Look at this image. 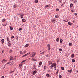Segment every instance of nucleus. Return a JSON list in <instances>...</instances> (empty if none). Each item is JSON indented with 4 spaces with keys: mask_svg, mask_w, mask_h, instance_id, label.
I'll use <instances>...</instances> for the list:
<instances>
[{
    "mask_svg": "<svg viewBox=\"0 0 78 78\" xmlns=\"http://www.w3.org/2000/svg\"><path fill=\"white\" fill-rule=\"evenodd\" d=\"M4 27H5V25H3Z\"/></svg>",
    "mask_w": 78,
    "mask_h": 78,
    "instance_id": "nucleus-59",
    "label": "nucleus"
},
{
    "mask_svg": "<svg viewBox=\"0 0 78 78\" xmlns=\"http://www.w3.org/2000/svg\"><path fill=\"white\" fill-rule=\"evenodd\" d=\"M12 72H13V71H11L10 72V73H12Z\"/></svg>",
    "mask_w": 78,
    "mask_h": 78,
    "instance_id": "nucleus-54",
    "label": "nucleus"
},
{
    "mask_svg": "<svg viewBox=\"0 0 78 78\" xmlns=\"http://www.w3.org/2000/svg\"><path fill=\"white\" fill-rule=\"evenodd\" d=\"M73 2L74 3H76L77 2L76 0H73Z\"/></svg>",
    "mask_w": 78,
    "mask_h": 78,
    "instance_id": "nucleus-15",
    "label": "nucleus"
},
{
    "mask_svg": "<svg viewBox=\"0 0 78 78\" xmlns=\"http://www.w3.org/2000/svg\"><path fill=\"white\" fill-rule=\"evenodd\" d=\"M49 6H50V5H48L45 6V8H47V7H49Z\"/></svg>",
    "mask_w": 78,
    "mask_h": 78,
    "instance_id": "nucleus-32",
    "label": "nucleus"
},
{
    "mask_svg": "<svg viewBox=\"0 0 78 78\" xmlns=\"http://www.w3.org/2000/svg\"><path fill=\"white\" fill-rule=\"evenodd\" d=\"M5 20H6V19H3L2 20V22H5Z\"/></svg>",
    "mask_w": 78,
    "mask_h": 78,
    "instance_id": "nucleus-24",
    "label": "nucleus"
},
{
    "mask_svg": "<svg viewBox=\"0 0 78 78\" xmlns=\"http://www.w3.org/2000/svg\"><path fill=\"white\" fill-rule=\"evenodd\" d=\"M14 36H12L11 37V39H14Z\"/></svg>",
    "mask_w": 78,
    "mask_h": 78,
    "instance_id": "nucleus-46",
    "label": "nucleus"
},
{
    "mask_svg": "<svg viewBox=\"0 0 78 78\" xmlns=\"http://www.w3.org/2000/svg\"><path fill=\"white\" fill-rule=\"evenodd\" d=\"M17 5H13V8H17Z\"/></svg>",
    "mask_w": 78,
    "mask_h": 78,
    "instance_id": "nucleus-25",
    "label": "nucleus"
},
{
    "mask_svg": "<svg viewBox=\"0 0 78 78\" xmlns=\"http://www.w3.org/2000/svg\"><path fill=\"white\" fill-rule=\"evenodd\" d=\"M72 12H73V10H71Z\"/></svg>",
    "mask_w": 78,
    "mask_h": 78,
    "instance_id": "nucleus-55",
    "label": "nucleus"
},
{
    "mask_svg": "<svg viewBox=\"0 0 78 78\" xmlns=\"http://www.w3.org/2000/svg\"><path fill=\"white\" fill-rule=\"evenodd\" d=\"M25 61H26V60H23V61L21 62V63H23V62H25Z\"/></svg>",
    "mask_w": 78,
    "mask_h": 78,
    "instance_id": "nucleus-38",
    "label": "nucleus"
},
{
    "mask_svg": "<svg viewBox=\"0 0 78 78\" xmlns=\"http://www.w3.org/2000/svg\"><path fill=\"white\" fill-rule=\"evenodd\" d=\"M67 71L68 72H69V73H72V69H71L70 71V70H68Z\"/></svg>",
    "mask_w": 78,
    "mask_h": 78,
    "instance_id": "nucleus-11",
    "label": "nucleus"
},
{
    "mask_svg": "<svg viewBox=\"0 0 78 78\" xmlns=\"http://www.w3.org/2000/svg\"><path fill=\"white\" fill-rule=\"evenodd\" d=\"M59 2H60V3H61V1H59Z\"/></svg>",
    "mask_w": 78,
    "mask_h": 78,
    "instance_id": "nucleus-57",
    "label": "nucleus"
},
{
    "mask_svg": "<svg viewBox=\"0 0 78 78\" xmlns=\"http://www.w3.org/2000/svg\"><path fill=\"white\" fill-rule=\"evenodd\" d=\"M62 77V76L61 75H60L59 76V78H61Z\"/></svg>",
    "mask_w": 78,
    "mask_h": 78,
    "instance_id": "nucleus-49",
    "label": "nucleus"
},
{
    "mask_svg": "<svg viewBox=\"0 0 78 78\" xmlns=\"http://www.w3.org/2000/svg\"><path fill=\"white\" fill-rule=\"evenodd\" d=\"M32 61H37V60L36 59L34 58H32Z\"/></svg>",
    "mask_w": 78,
    "mask_h": 78,
    "instance_id": "nucleus-27",
    "label": "nucleus"
},
{
    "mask_svg": "<svg viewBox=\"0 0 78 78\" xmlns=\"http://www.w3.org/2000/svg\"><path fill=\"white\" fill-rule=\"evenodd\" d=\"M55 18H59V15H56L55 16Z\"/></svg>",
    "mask_w": 78,
    "mask_h": 78,
    "instance_id": "nucleus-17",
    "label": "nucleus"
},
{
    "mask_svg": "<svg viewBox=\"0 0 78 78\" xmlns=\"http://www.w3.org/2000/svg\"><path fill=\"white\" fill-rule=\"evenodd\" d=\"M20 54H21V55H22L23 54V52H22V51H20Z\"/></svg>",
    "mask_w": 78,
    "mask_h": 78,
    "instance_id": "nucleus-39",
    "label": "nucleus"
},
{
    "mask_svg": "<svg viewBox=\"0 0 78 78\" xmlns=\"http://www.w3.org/2000/svg\"><path fill=\"white\" fill-rule=\"evenodd\" d=\"M47 46L48 47V50H50V48H50V44H49L47 45Z\"/></svg>",
    "mask_w": 78,
    "mask_h": 78,
    "instance_id": "nucleus-7",
    "label": "nucleus"
},
{
    "mask_svg": "<svg viewBox=\"0 0 78 78\" xmlns=\"http://www.w3.org/2000/svg\"><path fill=\"white\" fill-rule=\"evenodd\" d=\"M48 65H49V66H51L52 64V62L51 61H49L48 62Z\"/></svg>",
    "mask_w": 78,
    "mask_h": 78,
    "instance_id": "nucleus-5",
    "label": "nucleus"
},
{
    "mask_svg": "<svg viewBox=\"0 0 78 78\" xmlns=\"http://www.w3.org/2000/svg\"><path fill=\"white\" fill-rule=\"evenodd\" d=\"M8 43V44L9 47H10V45H11V43H10V42Z\"/></svg>",
    "mask_w": 78,
    "mask_h": 78,
    "instance_id": "nucleus-31",
    "label": "nucleus"
},
{
    "mask_svg": "<svg viewBox=\"0 0 78 78\" xmlns=\"http://www.w3.org/2000/svg\"><path fill=\"white\" fill-rule=\"evenodd\" d=\"M65 22H66V21L65 20Z\"/></svg>",
    "mask_w": 78,
    "mask_h": 78,
    "instance_id": "nucleus-60",
    "label": "nucleus"
},
{
    "mask_svg": "<svg viewBox=\"0 0 78 78\" xmlns=\"http://www.w3.org/2000/svg\"><path fill=\"white\" fill-rule=\"evenodd\" d=\"M56 19H55V18H54L52 20V21L54 22V23H55V21H56Z\"/></svg>",
    "mask_w": 78,
    "mask_h": 78,
    "instance_id": "nucleus-16",
    "label": "nucleus"
},
{
    "mask_svg": "<svg viewBox=\"0 0 78 78\" xmlns=\"http://www.w3.org/2000/svg\"><path fill=\"white\" fill-rule=\"evenodd\" d=\"M69 46H72V44L71 43H69Z\"/></svg>",
    "mask_w": 78,
    "mask_h": 78,
    "instance_id": "nucleus-37",
    "label": "nucleus"
},
{
    "mask_svg": "<svg viewBox=\"0 0 78 78\" xmlns=\"http://www.w3.org/2000/svg\"><path fill=\"white\" fill-rule=\"evenodd\" d=\"M61 69L62 70H64V68L63 67H61Z\"/></svg>",
    "mask_w": 78,
    "mask_h": 78,
    "instance_id": "nucleus-34",
    "label": "nucleus"
},
{
    "mask_svg": "<svg viewBox=\"0 0 78 78\" xmlns=\"http://www.w3.org/2000/svg\"><path fill=\"white\" fill-rule=\"evenodd\" d=\"M74 14H75V16H77V14H76V13H74Z\"/></svg>",
    "mask_w": 78,
    "mask_h": 78,
    "instance_id": "nucleus-52",
    "label": "nucleus"
},
{
    "mask_svg": "<svg viewBox=\"0 0 78 78\" xmlns=\"http://www.w3.org/2000/svg\"><path fill=\"white\" fill-rule=\"evenodd\" d=\"M56 41L57 42H58V41H59V38H57L56 39Z\"/></svg>",
    "mask_w": 78,
    "mask_h": 78,
    "instance_id": "nucleus-20",
    "label": "nucleus"
},
{
    "mask_svg": "<svg viewBox=\"0 0 78 78\" xmlns=\"http://www.w3.org/2000/svg\"><path fill=\"white\" fill-rule=\"evenodd\" d=\"M42 62H40L39 63V65L40 66H41L42 64Z\"/></svg>",
    "mask_w": 78,
    "mask_h": 78,
    "instance_id": "nucleus-33",
    "label": "nucleus"
},
{
    "mask_svg": "<svg viewBox=\"0 0 78 78\" xmlns=\"http://www.w3.org/2000/svg\"><path fill=\"white\" fill-rule=\"evenodd\" d=\"M7 25V23H6L5 25V27H6V25Z\"/></svg>",
    "mask_w": 78,
    "mask_h": 78,
    "instance_id": "nucleus-53",
    "label": "nucleus"
},
{
    "mask_svg": "<svg viewBox=\"0 0 78 78\" xmlns=\"http://www.w3.org/2000/svg\"><path fill=\"white\" fill-rule=\"evenodd\" d=\"M6 62V60H5V59H3L2 61V63H5Z\"/></svg>",
    "mask_w": 78,
    "mask_h": 78,
    "instance_id": "nucleus-6",
    "label": "nucleus"
},
{
    "mask_svg": "<svg viewBox=\"0 0 78 78\" xmlns=\"http://www.w3.org/2000/svg\"><path fill=\"white\" fill-rule=\"evenodd\" d=\"M36 55V52H33L32 53V55H32L31 56V57L32 58H33V57H34V56Z\"/></svg>",
    "mask_w": 78,
    "mask_h": 78,
    "instance_id": "nucleus-2",
    "label": "nucleus"
},
{
    "mask_svg": "<svg viewBox=\"0 0 78 78\" xmlns=\"http://www.w3.org/2000/svg\"><path fill=\"white\" fill-rule=\"evenodd\" d=\"M68 25L70 26H71V25H73V23H71L70 22H68Z\"/></svg>",
    "mask_w": 78,
    "mask_h": 78,
    "instance_id": "nucleus-8",
    "label": "nucleus"
},
{
    "mask_svg": "<svg viewBox=\"0 0 78 78\" xmlns=\"http://www.w3.org/2000/svg\"><path fill=\"white\" fill-rule=\"evenodd\" d=\"M21 18H23V15H20V16Z\"/></svg>",
    "mask_w": 78,
    "mask_h": 78,
    "instance_id": "nucleus-23",
    "label": "nucleus"
},
{
    "mask_svg": "<svg viewBox=\"0 0 78 78\" xmlns=\"http://www.w3.org/2000/svg\"><path fill=\"white\" fill-rule=\"evenodd\" d=\"M30 52H29L27 54H26L24 55H23V56L22 57V58H23V57H25V56H28L29 55H30Z\"/></svg>",
    "mask_w": 78,
    "mask_h": 78,
    "instance_id": "nucleus-4",
    "label": "nucleus"
},
{
    "mask_svg": "<svg viewBox=\"0 0 78 78\" xmlns=\"http://www.w3.org/2000/svg\"><path fill=\"white\" fill-rule=\"evenodd\" d=\"M19 31H21L22 30V28H20L19 29Z\"/></svg>",
    "mask_w": 78,
    "mask_h": 78,
    "instance_id": "nucleus-47",
    "label": "nucleus"
},
{
    "mask_svg": "<svg viewBox=\"0 0 78 78\" xmlns=\"http://www.w3.org/2000/svg\"><path fill=\"white\" fill-rule=\"evenodd\" d=\"M56 11H59V9H56Z\"/></svg>",
    "mask_w": 78,
    "mask_h": 78,
    "instance_id": "nucleus-44",
    "label": "nucleus"
},
{
    "mask_svg": "<svg viewBox=\"0 0 78 78\" xmlns=\"http://www.w3.org/2000/svg\"><path fill=\"white\" fill-rule=\"evenodd\" d=\"M13 64H14V63H13V61H12L11 63V64L10 63V65H11V66H12V65H13Z\"/></svg>",
    "mask_w": 78,
    "mask_h": 78,
    "instance_id": "nucleus-28",
    "label": "nucleus"
},
{
    "mask_svg": "<svg viewBox=\"0 0 78 78\" xmlns=\"http://www.w3.org/2000/svg\"><path fill=\"white\" fill-rule=\"evenodd\" d=\"M35 3H38V0H35Z\"/></svg>",
    "mask_w": 78,
    "mask_h": 78,
    "instance_id": "nucleus-29",
    "label": "nucleus"
},
{
    "mask_svg": "<svg viewBox=\"0 0 78 78\" xmlns=\"http://www.w3.org/2000/svg\"><path fill=\"white\" fill-rule=\"evenodd\" d=\"M60 43H62V39H61L60 40Z\"/></svg>",
    "mask_w": 78,
    "mask_h": 78,
    "instance_id": "nucleus-40",
    "label": "nucleus"
},
{
    "mask_svg": "<svg viewBox=\"0 0 78 78\" xmlns=\"http://www.w3.org/2000/svg\"><path fill=\"white\" fill-rule=\"evenodd\" d=\"M23 65V63H21L19 65V67L20 68H21L22 66Z\"/></svg>",
    "mask_w": 78,
    "mask_h": 78,
    "instance_id": "nucleus-9",
    "label": "nucleus"
},
{
    "mask_svg": "<svg viewBox=\"0 0 78 78\" xmlns=\"http://www.w3.org/2000/svg\"><path fill=\"white\" fill-rule=\"evenodd\" d=\"M73 5V4H70V8H72V6Z\"/></svg>",
    "mask_w": 78,
    "mask_h": 78,
    "instance_id": "nucleus-22",
    "label": "nucleus"
},
{
    "mask_svg": "<svg viewBox=\"0 0 78 78\" xmlns=\"http://www.w3.org/2000/svg\"><path fill=\"white\" fill-rule=\"evenodd\" d=\"M12 51L11 50H10V51L9 52H10V53H12Z\"/></svg>",
    "mask_w": 78,
    "mask_h": 78,
    "instance_id": "nucleus-50",
    "label": "nucleus"
},
{
    "mask_svg": "<svg viewBox=\"0 0 78 78\" xmlns=\"http://www.w3.org/2000/svg\"><path fill=\"white\" fill-rule=\"evenodd\" d=\"M33 75H34L37 73V71H34L33 72Z\"/></svg>",
    "mask_w": 78,
    "mask_h": 78,
    "instance_id": "nucleus-10",
    "label": "nucleus"
},
{
    "mask_svg": "<svg viewBox=\"0 0 78 78\" xmlns=\"http://www.w3.org/2000/svg\"><path fill=\"white\" fill-rule=\"evenodd\" d=\"M56 66V64L55 63H52L51 66H50L49 67H50L51 68H52L53 67H55Z\"/></svg>",
    "mask_w": 78,
    "mask_h": 78,
    "instance_id": "nucleus-1",
    "label": "nucleus"
},
{
    "mask_svg": "<svg viewBox=\"0 0 78 78\" xmlns=\"http://www.w3.org/2000/svg\"><path fill=\"white\" fill-rule=\"evenodd\" d=\"M46 76L47 77H49L50 74H46Z\"/></svg>",
    "mask_w": 78,
    "mask_h": 78,
    "instance_id": "nucleus-19",
    "label": "nucleus"
},
{
    "mask_svg": "<svg viewBox=\"0 0 78 78\" xmlns=\"http://www.w3.org/2000/svg\"><path fill=\"white\" fill-rule=\"evenodd\" d=\"M45 53V51H43L42 52L41 54H44V53Z\"/></svg>",
    "mask_w": 78,
    "mask_h": 78,
    "instance_id": "nucleus-48",
    "label": "nucleus"
},
{
    "mask_svg": "<svg viewBox=\"0 0 78 78\" xmlns=\"http://www.w3.org/2000/svg\"><path fill=\"white\" fill-rule=\"evenodd\" d=\"M29 45V44H27L25 46V47H28Z\"/></svg>",
    "mask_w": 78,
    "mask_h": 78,
    "instance_id": "nucleus-26",
    "label": "nucleus"
},
{
    "mask_svg": "<svg viewBox=\"0 0 78 78\" xmlns=\"http://www.w3.org/2000/svg\"><path fill=\"white\" fill-rule=\"evenodd\" d=\"M10 60H15V59H16V58H13L12 56H10Z\"/></svg>",
    "mask_w": 78,
    "mask_h": 78,
    "instance_id": "nucleus-3",
    "label": "nucleus"
},
{
    "mask_svg": "<svg viewBox=\"0 0 78 78\" xmlns=\"http://www.w3.org/2000/svg\"><path fill=\"white\" fill-rule=\"evenodd\" d=\"M4 76H2L1 77V78H4Z\"/></svg>",
    "mask_w": 78,
    "mask_h": 78,
    "instance_id": "nucleus-51",
    "label": "nucleus"
},
{
    "mask_svg": "<svg viewBox=\"0 0 78 78\" xmlns=\"http://www.w3.org/2000/svg\"><path fill=\"white\" fill-rule=\"evenodd\" d=\"M72 61L73 62H75V59H72Z\"/></svg>",
    "mask_w": 78,
    "mask_h": 78,
    "instance_id": "nucleus-35",
    "label": "nucleus"
},
{
    "mask_svg": "<svg viewBox=\"0 0 78 78\" xmlns=\"http://www.w3.org/2000/svg\"><path fill=\"white\" fill-rule=\"evenodd\" d=\"M44 70H46L47 69V67H46V65H44Z\"/></svg>",
    "mask_w": 78,
    "mask_h": 78,
    "instance_id": "nucleus-14",
    "label": "nucleus"
},
{
    "mask_svg": "<svg viewBox=\"0 0 78 78\" xmlns=\"http://www.w3.org/2000/svg\"><path fill=\"white\" fill-rule=\"evenodd\" d=\"M22 22H26V20L25 19H23L22 20Z\"/></svg>",
    "mask_w": 78,
    "mask_h": 78,
    "instance_id": "nucleus-13",
    "label": "nucleus"
},
{
    "mask_svg": "<svg viewBox=\"0 0 78 78\" xmlns=\"http://www.w3.org/2000/svg\"><path fill=\"white\" fill-rule=\"evenodd\" d=\"M9 64V62H8L7 63V64H6L5 65V66H8V64Z\"/></svg>",
    "mask_w": 78,
    "mask_h": 78,
    "instance_id": "nucleus-41",
    "label": "nucleus"
},
{
    "mask_svg": "<svg viewBox=\"0 0 78 78\" xmlns=\"http://www.w3.org/2000/svg\"><path fill=\"white\" fill-rule=\"evenodd\" d=\"M10 30H13V27H12L11 26L10 27Z\"/></svg>",
    "mask_w": 78,
    "mask_h": 78,
    "instance_id": "nucleus-30",
    "label": "nucleus"
},
{
    "mask_svg": "<svg viewBox=\"0 0 78 78\" xmlns=\"http://www.w3.org/2000/svg\"><path fill=\"white\" fill-rule=\"evenodd\" d=\"M4 39H2L1 40L2 43V44H3V43H4Z\"/></svg>",
    "mask_w": 78,
    "mask_h": 78,
    "instance_id": "nucleus-18",
    "label": "nucleus"
},
{
    "mask_svg": "<svg viewBox=\"0 0 78 78\" xmlns=\"http://www.w3.org/2000/svg\"><path fill=\"white\" fill-rule=\"evenodd\" d=\"M71 57L72 58H74V57H75V55H74V54H72L71 55Z\"/></svg>",
    "mask_w": 78,
    "mask_h": 78,
    "instance_id": "nucleus-21",
    "label": "nucleus"
},
{
    "mask_svg": "<svg viewBox=\"0 0 78 78\" xmlns=\"http://www.w3.org/2000/svg\"><path fill=\"white\" fill-rule=\"evenodd\" d=\"M59 50L60 51H62V48L60 49H59Z\"/></svg>",
    "mask_w": 78,
    "mask_h": 78,
    "instance_id": "nucleus-42",
    "label": "nucleus"
},
{
    "mask_svg": "<svg viewBox=\"0 0 78 78\" xmlns=\"http://www.w3.org/2000/svg\"><path fill=\"white\" fill-rule=\"evenodd\" d=\"M7 40L8 43H9V42H10V41H9V38L7 37Z\"/></svg>",
    "mask_w": 78,
    "mask_h": 78,
    "instance_id": "nucleus-12",
    "label": "nucleus"
},
{
    "mask_svg": "<svg viewBox=\"0 0 78 78\" xmlns=\"http://www.w3.org/2000/svg\"><path fill=\"white\" fill-rule=\"evenodd\" d=\"M27 53V51H24L23 52V54H25V53Z\"/></svg>",
    "mask_w": 78,
    "mask_h": 78,
    "instance_id": "nucleus-43",
    "label": "nucleus"
},
{
    "mask_svg": "<svg viewBox=\"0 0 78 78\" xmlns=\"http://www.w3.org/2000/svg\"><path fill=\"white\" fill-rule=\"evenodd\" d=\"M63 5H64V4L62 5L61 6H63Z\"/></svg>",
    "mask_w": 78,
    "mask_h": 78,
    "instance_id": "nucleus-56",
    "label": "nucleus"
},
{
    "mask_svg": "<svg viewBox=\"0 0 78 78\" xmlns=\"http://www.w3.org/2000/svg\"><path fill=\"white\" fill-rule=\"evenodd\" d=\"M68 20H67L66 21V22H68Z\"/></svg>",
    "mask_w": 78,
    "mask_h": 78,
    "instance_id": "nucleus-58",
    "label": "nucleus"
},
{
    "mask_svg": "<svg viewBox=\"0 0 78 78\" xmlns=\"http://www.w3.org/2000/svg\"><path fill=\"white\" fill-rule=\"evenodd\" d=\"M58 72H59V70H58L57 71V72L55 73L56 75H57V74H58Z\"/></svg>",
    "mask_w": 78,
    "mask_h": 78,
    "instance_id": "nucleus-36",
    "label": "nucleus"
},
{
    "mask_svg": "<svg viewBox=\"0 0 78 78\" xmlns=\"http://www.w3.org/2000/svg\"><path fill=\"white\" fill-rule=\"evenodd\" d=\"M54 68L55 69V70H56V66L54 67Z\"/></svg>",
    "mask_w": 78,
    "mask_h": 78,
    "instance_id": "nucleus-45",
    "label": "nucleus"
}]
</instances>
